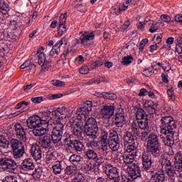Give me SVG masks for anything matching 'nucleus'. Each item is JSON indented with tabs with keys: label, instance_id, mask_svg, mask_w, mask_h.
Masks as SVG:
<instances>
[{
	"label": "nucleus",
	"instance_id": "nucleus-1",
	"mask_svg": "<svg viewBox=\"0 0 182 182\" xmlns=\"http://www.w3.org/2000/svg\"><path fill=\"white\" fill-rule=\"evenodd\" d=\"M69 109L65 107L57 108L52 112L54 127L52 132V140L53 143H59L62 140L63 132L65 130V125L61 120L66 119L69 116Z\"/></svg>",
	"mask_w": 182,
	"mask_h": 182
},
{
	"label": "nucleus",
	"instance_id": "nucleus-2",
	"mask_svg": "<svg viewBox=\"0 0 182 182\" xmlns=\"http://www.w3.org/2000/svg\"><path fill=\"white\" fill-rule=\"evenodd\" d=\"M52 122V117L48 112L43 113L41 117L33 116L27 120L28 129H33V134L36 136H43L49 130V123Z\"/></svg>",
	"mask_w": 182,
	"mask_h": 182
},
{
	"label": "nucleus",
	"instance_id": "nucleus-3",
	"mask_svg": "<svg viewBox=\"0 0 182 182\" xmlns=\"http://www.w3.org/2000/svg\"><path fill=\"white\" fill-rule=\"evenodd\" d=\"M177 124L171 117H164L161 119V134H164V143L165 146H174V133H176Z\"/></svg>",
	"mask_w": 182,
	"mask_h": 182
},
{
	"label": "nucleus",
	"instance_id": "nucleus-4",
	"mask_svg": "<svg viewBox=\"0 0 182 182\" xmlns=\"http://www.w3.org/2000/svg\"><path fill=\"white\" fill-rule=\"evenodd\" d=\"M110 149L112 151H117L120 149V138L118 134L113 135L110 141L107 139V134L101 136V150H102L103 155L107 156Z\"/></svg>",
	"mask_w": 182,
	"mask_h": 182
},
{
	"label": "nucleus",
	"instance_id": "nucleus-5",
	"mask_svg": "<svg viewBox=\"0 0 182 182\" xmlns=\"http://www.w3.org/2000/svg\"><path fill=\"white\" fill-rule=\"evenodd\" d=\"M15 127V132L17 139H19V140L16 139H12L11 140V145L12 150H18L19 149H24L25 145L23 143H26V140H28V138H26V133L25 132V129L23 128V125L21 123H17L14 126Z\"/></svg>",
	"mask_w": 182,
	"mask_h": 182
},
{
	"label": "nucleus",
	"instance_id": "nucleus-6",
	"mask_svg": "<svg viewBox=\"0 0 182 182\" xmlns=\"http://www.w3.org/2000/svg\"><path fill=\"white\" fill-rule=\"evenodd\" d=\"M85 133L87 139H96L97 137V132L99 128L97 127V122L93 117H90L85 123L84 127Z\"/></svg>",
	"mask_w": 182,
	"mask_h": 182
},
{
	"label": "nucleus",
	"instance_id": "nucleus-7",
	"mask_svg": "<svg viewBox=\"0 0 182 182\" xmlns=\"http://www.w3.org/2000/svg\"><path fill=\"white\" fill-rule=\"evenodd\" d=\"M127 171L128 173L122 176L123 182H132L133 180H136V178H140V177H141L140 167H138L137 165L132 164L128 166Z\"/></svg>",
	"mask_w": 182,
	"mask_h": 182
},
{
	"label": "nucleus",
	"instance_id": "nucleus-8",
	"mask_svg": "<svg viewBox=\"0 0 182 182\" xmlns=\"http://www.w3.org/2000/svg\"><path fill=\"white\" fill-rule=\"evenodd\" d=\"M146 149L147 151L157 157V151L160 149V142H159V136L156 134H151L149 135Z\"/></svg>",
	"mask_w": 182,
	"mask_h": 182
},
{
	"label": "nucleus",
	"instance_id": "nucleus-9",
	"mask_svg": "<svg viewBox=\"0 0 182 182\" xmlns=\"http://www.w3.org/2000/svg\"><path fill=\"white\" fill-rule=\"evenodd\" d=\"M18 168V165L14 159L11 158L0 159V170L8 173H15V169Z\"/></svg>",
	"mask_w": 182,
	"mask_h": 182
},
{
	"label": "nucleus",
	"instance_id": "nucleus-10",
	"mask_svg": "<svg viewBox=\"0 0 182 182\" xmlns=\"http://www.w3.org/2000/svg\"><path fill=\"white\" fill-rule=\"evenodd\" d=\"M71 132L77 139H83V125L82 121L72 118Z\"/></svg>",
	"mask_w": 182,
	"mask_h": 182
},
{
	"label": "nucleus",
	"instance_id": "nucleus-11",
	"mask_svg": "<svg viewBox=\"0 0 182 182\" xmlns=\"http://www.w3.org/2000/svg\"><path fill=\"white\" fill-rule=\"evenodd\" d=\"M105 174L109 178L113 180L114 182H119L120 181V175L117 168L114 167L112 165L107 164L105 166Z\"/></svg>",
	"mask_w": 182,
	"mask_h": 182
},
{
	"label": "nucleus",
	"instance_id": "nucleus-12",
	"mask_svg": "<svg viewBox=\"0 0 182 182\" xmlns=\"http://www.w3.org/2000/svg\"><path fill=\"white\" fill-rule=\"evenodd\" d=\"M38 65L41 66V72H48L52 68V63L46 59V54L43 53L38 55Z\"/></svg>",
	"mask_w": 182,
	"mask_h": 182
},
{
	"label": "nucleus",
	"instance_id": "nucleus-13",
	"mask_svg": "<svg viewBox=\"0 0 182 182\" xmlns=\"http://www.w3.org/2000/svg\"><path fill=\"white\" fill-rule=\"evenodd\" d=\"M161 164L168 177L173 178L176 176V170H174V167L171 165V162L169 160L162 159Z\"/></svg>",
	"mask_w": 182,
	"mask_h": 182
},
{
	"label": "nucleus",
	"instance_id": "nucleus-14",
	"mask_svg": "<svg viewBox=\"0 0 182 182\" xmlns=\"http://www.w3.org/2000/svg\"><path fill=\"white\" fill-rule=\"evenodd\" d=\"M65 143L69 149H72L75 151H82L83 150V144L79 140H70V139H65Z\"/></svg>",
	"mask_w": 182,
	"mask_h": 182
},
{
	"label": "nucleus",
	"instance_id": "nucleus-15",
	"mask_svg": "<svg viewBox=\"0 0 182 182\" xmlns=\"http://www.w3.org/2000/svg\"><path fill=\"white\" fill-rule=\"evenodd\" d=\"M114 105H105L101 109V116L102 119H109L114 114Z\"/></svg>",
	"mask_w": 182,
	"mask_h": 182
},
{
	"label": "nucleus",
	"instance_id": "nucleus-16",
	"mask_svg": "<svg viewBox=\"0 0 182 182\" xmlns=\"http://www.w3.org/2000/svg\"><path fill=\"white\" fill-rule=\"evenodd\" d=\"M127 115L124 114L123 109H119L115 114V126L123 127V124L126 122Z\"/></svg>",
	"mask_w": 182,
	"mask_h": 182
},
{
	"label": "nucleus",
	"instance_id": "nucleus-17",
	"mask_svg": "<svg viewBox=\"0 0 182 182\" xmlns=\"http://www.w3.org/2000/svg\"><path fill=\"white\" fill-rule=\"evenodd\" d=\"M21 170L23 171H26L29 173L30 171H33L35 170V163L33 160L31 158L25 159L21 164Z\"/></svg>",
	"mask_w": 182,
	"mask_h": 182
},
{
	"label": "nucleus",
	"instance_id": "nucleus-18",
	"mask_svg": "<svg viewBox=\"0 0 182 182\" xmlns=\"http://www.w3.org/2000/svg\"><path fill=\"white\" fill-rule=\"evenodd\" d=\"M90 112L91 111L90 109L82 105L77 110L75 116L73 117V119L78 120V122H82V120H83V119H85L86 116H87V114H89Z\"/></svg>",
	"mask_w": 182,
	"mask_h": 182
},
{
	"label": "nucleus",
	"instance_id": "nucleus-19",
	"mask_svg": "<svg viewBox=\"0 0 182 182\" xmlns=\"http://www.w3.org/2000/svg\"><path fill=\"white\" fill-rule=\"evenodd\" d=\"M151 154L147 151L142 153V166L145 170H150L151 168Z\"/></svg>",
	"mask_w": 182,
	"mask_h": 182
},
{
	"label": "nucleus",
	"instance_id": "nucleus-20",
	"mask_svg": "<svg viewBox=\"0 0 182 182\" xmlns=\"http://www.w3.org/2000/svg\"><path fill=\"white\" fill-rule=\"evenodd\" d=\"M31 153L32 157L34 159V160H36V161H38V160H41V159H42V149L38 144H35L32 145Z\"/></svg>",
	"mask_w": 182,
	"mask_h": 182
},
{
	"label": "nucleus",
	"instance_id": "nucleus-21",
	"mask_svg": "<svg viewBox=\"0 0 182 182\" xmlns=\"http://www.w3.org/2000/svg\"><path fill=\"white\" fill-rule=\"evenodd\" d=\"M43 136H42L39 140V144L41 146V147H43V149H48V147H50V144L52 143V141L50 139H52V135H48V134H43Z\"/></svg>",
	"mask_w": 182,
	"mask_h": 182
},
{
	"label": "nucleus",
	"instance_id": "nucleus-22",
	"mask_svg": "<svg viewBox=\"0 0 182 182\" xmlns=\"http://www.w3.org/2000/svg\"><path fill=\"white\" fill-rule=\"evenodd\" d=\"M136 154H125L123 156L124 163L125 164H129L128 166H132V164H135V166H139V164L134 163V159H136Z\"/></svg>",
	"mask_w": 182,
	"mask_h": 182
},
{
	"label": "nucleus",
	"instance_id": "nucleus-23",
	"mask_svg": "<svg viewBox=\"0 0 182 182\" xmlns=\"http://www.w3.org/2000/svg\"><path fill=\"white\" fill-rule=\"evenodd\" d=\"M11 11V6L5 0H0V12L3 15H8Z\"/></svg>",
	"mask_w": 182,
	"mask_h": 182
},
{
	"label": "nucleus",
	"instance_id": "nucleus-24",
	"mask_svg": "<svg viewBox=\"0 0 182 182\" xmlns=\"http://www.w3.org/2000/svg\"><path fill=\"white\" fill-rule=\"evenodd\" d=\"M150 181L151 182H166V176L164 173H156L151 176Z\"/></svg>",
	"mask_w": 182,
	"mask_h": 182
},
{
	"label": "nucleus",
	"instance_id": "nucleus-25",
	"mask_svg": "<svg viewBox=\"0 0 182 182\" xmlns=\"http://www.w3.org/2000/svg\"><path fill=\"white\" fill-rule=\"evenodd\" d=\"M124 144H134V136L130 132L124 133L123 136Z\"/></svg>",
	"mask_w": 182,
	"mask_h": 182
},
{
	"label": "nucleus",
	"instance_id": "nucleus-26",
	"mask_svg": "<svg viewBox=\"0 0 182 182\" xmlns=\"http://www.w3.org/2000/svg\"><path fill=\"white\" fill-rule=\"evenodd\" d=\"M144 23L146 26H150L151 25V28H149V32H151V33H154V32H157V31L159 30L157 23H154V21H151V20H145L144 21Z\"/></svg>",
	"mask_w": 182,
	"mask_h": 182
},
{
	"label": "nucleus",
	"instance_id": "nucleus-27",
	"mask_svg": "<svg viewBox=\"0 0 182 182\" xmlns=\"http://www.w3.org/2000/svg\"><path fill=\"white\" fill-rule=\"evenodd\" d=\"M125 147L126 154H136V144H124Z\"/></svg>",
	"mask_w": 182,
	"mask_h": 182
},
{
	"label": "nucleus",
	"instance_id": "nucleus-28",
	"mask_svg": "<svg viewBox=\"0 0 182 182\" xmlns=\"http://www.w3.org/2000/svg\"><path fill=\"white\" fill-rule=\"evenodd\" d=\"M136 119L139 121L148 119L147 114L143 110V109H139L136 112Z\"/></svg>",
	"mask_w": 182,
	"mask_h": 182
},
{
	"label": "nucleus",
	"instance_id": "nucleus-29",
	"mask_svg": "<svg viewBox=\"0 0 182 182\" xmlns=\"http://www.w3.org/2000/svg\"><path fill=\"white\" fill-rule=\"evenodd\" d=\"M77 173V167L76 166H68L65 168V174L68 176H75Z\"/></svg>",
	"mask_w": 182,
	"mask_h": 182
},
{
	"label": "nucleus",
	"instance_id": "nucleus-30",
	"mask_svg": "<svg viewBox=\"0 0 182 182\" xmlns=\"http://www.w3.org/2000/svg\"><path fill=\"white\" fill-rule=\"evenodd\" d=\"M85 156L88 160H96L97 153L93 149H88L85 152Z\"/></svg>",
	"mask_w": 182,
	"mask_h": 182
},
{
	"label": "nucleus",
	"instance_id": "nucleus-31",
	"mask_svg": "<svg viewBox=\"0 0 182 182\" xmlns=\"http://www.w3.org/2000/svg\"><path fill=\"white\" fill-rule=\"evenodd\" d=\"M138 125L141 130H149V118L138 121Z\"/></svg>",
	"mask_w": 182,
	"mask_h": 182
},
{
	"label": "nucleus",
	"instance_id": "nucleus-32",
	"mask_svg": "<svg viewBox=\"0 0 182 182\" xmlns=\"http://www.w3.org/2000/svg\"><path fill=\"white\" fill-rule=\"evenodd\" d=\"M82 160V157L77 154H73L70 156V161L73 164V166H77L80 161Z\"/></svg>",
	"mask_w": 182,
	"mask_h": 182
},
{
	"label": "nucleus",
	"instance_id": "nucleus-33",
	"mask_svg": "<svg viewBox=\"0 0 182 182\" xmlns=\"http://www.w3.org/2000/svg\"><path fill=\"white\" fill-rule=\"evenodd\" d=\"M25 153V148L13 150V156L16 159H21Z\"/></svg>",
	"mask_w": 182,
	"mask_h": 182
},
{
	"label": "nucleus",
	"instance_id": "nucleus-34",
	"mask_svg": "<svg viewBox=\"0 0 182 182\" xmlns=\"http://www.w3.org/2000/svg\"><path fill=\"white\" fill-rule=\"evenodd\" d=\"M53 170L55 174H60L62 173V162L56 161L53 166Z\"/></svg>",
	"mask_w": 182,
	"mask_h": 182
},
{
	"label": "nucleus",
	"instance_id": "nucleus-35",
	"mask_svg": "<svg viewBox=\"0 0 182 182\" xmlns=\"http://www.w3.org/2000/svg\"><path fill=\"white\" fill-rule=\"evenodd\" d=\"M0 147L2 149H9V141L6 140L4 136H0Z\"/></svg>",
	"mask_w": 182,
	"mask_h": 182
},
{
	"label": "nucleus",
	"instance_id": "nucleus-36",
	"mask_svg": "<svg viewBox=\"0 0 182 182\" xmlns=\"http://www.w3.org/2000/svg\"><path fill=\"white\" fill-rule=\"evenodd\" d=\"M85 171L87 174H95V171H96V166L92 164H87L85 166Z\"/></svg>",
	"mask_w": 182,
	"mask_h": 182
},
{
	"label": "nucleus",
	"instance_id": "nucleus-37",
	"mask_svg": "<svg viewBox=\"0 0 182 182\" xmlns=\"http://www.w3.org/2000/svg\"><path fill=\"white\" fill-rule=\"evenodd\" d=\"M60 53V48L55 44L53 46V48L49 53V56H51V58H53L55 55H58Z\"/></svg>",
	"mask_w": 182,
	"mask_h": 182
},
{
	"label": "nucleus",
	"instance_id": "nucleus-38",
	"mask_svg": "<svg viewBox=\"0 0 182 182\" xmlns=\"http://www.w3.org/2000/svg\"><path fill=\"white\" fill-rule=\"evenodd\" d=\"M56 157L53 156V154L50 153L47 155L46 159V163L47 164H53V163H56Z\"/></svg>",
	"mask_w": 182,
	"mask_h": 182
},
{
	"label": "nucleus",
	"instance_id": "nucleus-39",
	"mask_svg": "<svg viewBox=\"0 0 182 182\" xmlns=\"http://www.w3.org/2000/svg\"><path fill=\"white\" fill-rule=\"evenodd\" d=\"M131 130L135 136H140V129L137 127V124H136V122H132Z\"/></svg>",
	"mask_w": 182,
	"mask_h": 182
},
{
	"label": "nucleus",
	"instance_id": "nucleus-40",
	"mask_svg": "<svg viewBox=\"0 0 182 182\" xmlns=\"http://www.w3.org/2000/svg\"><path fill=\"white\" fill-rule=\"evenodd\" d=\"M33 171L31 173V176L33 177H34V178H41V177L42 176V168H38L36 169L34 168V170H33Z\"/></svg>",
	"mask_w": 182,
	"mask_h": 182
},
{
	"label": "nucleus",
	"instance_id": "nucleus-41",
	"mask_svg": "<svg viewBox=\"0 0 182 182\" xmlns=\"http://www.w3.org/2000/svg\"><path fill=\"white\" fill-rule=\"evenodd\" d=\"M101 97H105V99H108L109 100H115L117 98L115 94H110L107 92H102L101 94Z\"/></svg>",
	"mask_w": 182,
	"mask_h": 182
},
{
	"label": "nucleus",
	"instance_id": "nucleus-42",
	"mask_svg": "<svg viewBox=\"0 0 182 182\" xmlns=\"http://www.w3.org/2000/svg\"><path fill=\"white\" fill-rule=\"evenodd\" d=\"M58 31L59 36H62V35H64V33H66L68 29L66 28V26L65 24H59Z\"/></svg>",
	"mask_w": 182,
	"mask_h": 182
},
{
	"label": "nucleus",
	"instance_id": "nucleus-43",
	"mask_svg": "<svg viewBox=\"0 0 182 182\" xmlns=\"http://www.w3.org/2000/svg\"><path fill=\"white\" fill-rule=\"evenodd\" d=\"M132 62H133V58L130 55H128L122 58V64L124 65L125 66H127L128 65H130Z\"/></svg>",
	"mask_w": 182,
	"mask_h": 182
},
{
	"label": "nucleus",
	"instance_id": "nucleus-44",
	"mask_svg": "<svg viewBox=\"0 0 182 182\" xmlns=\"http://www.w3.org/2000/svg\"><path fill=\"white\" fill-rule=\"evenodd\" d=\"M51 85H53V86H56V87H62L63 86H65V85H66V83H65V82L60 81L59 80H53L51 81Z\"/></svg>",
	"mask_w": 182,
	"mask_h": 182
},
{
	"label": "nucleus",
	"instance_id": "nucleus-45",
	"mask_svg": "<svg viewBox=\"0 0 182 182\" xmlns=\"http://www.w3.org/2000/svg\"><path fill=\"white\" fill-rule=\"evenodd\" d=\"M167 93L169 100L174 102V100H176V95H174V90H173V88H170L167 90Z\"/></svg>",
	"mask_w": 182,
	"mask_h": 182
},
{
	"label": "nucleus",
	"instance_id": "nucleus-46",
	"mask_svg": "<svg viewBox=\"0 0 182 182\" xmlns=\"http://www.w3.org/2000/svg\"><path fill=\"white\" fill-rule=\"evenodd\" d=\"M103 61L102 60H97L91 64V69H96L97 68H100L103 65Z\"/></svg>",
	"mask_w": 182,
	"mask_h": 182
},
{
	"label": "nucleus",
	"instance_id": "nucleus-47",
	"mask_svg": "<svg viewBox=\"0 0 182 182\" xmlns=\"http://www.w3.org/2000/svg\"><path fill=\"white\" fill-rule=\"evenodd\" d=\"M176 163H182V151H179L176 153L175 156Z\"/></svg>",
	"mask_w": 182,
	"mask_h": 182
},
{
	"label": "nucleus",
	"instance_id": "nucleus-48",
	"mask_svg": "<svg viewBox=\"0 0 182 182\" xmlns=\"http://www.w3.org/2000/svg\"><path fill=\"white\" fill-rule=\"evenodd\" d=\"M82 36H84L88 42H90V41H93L95 39V33H90L89 34L85 33L82 34Z\"/></svg>",
	"mask_w": 182,
	"mask_h": 182
},
{
	"label": "nucleus",
	"instance_id": "nucleus-49",
	"mask_svg": "<svg viewBox=\"0 0 182 182\" xmlns=\"http://www.w3.org/2000/svg\"><path fill=\"white\" fill-rule=\"evenodd\" d=\"M87 146L88 147H91V149H96L97 147H99V142L92 140L87 144Z\"/></svg>",
	"mask_w": 182,
	"mask_h": 182
},
{
	"label": "nucleus",
	"instance_id": "nucleus-50",
	"mask_svg": "<svg viewBox=\"0 0 182 182\" xmlns=\"http://www.w3.org/2000/svg\"><path fill=\"white\" fill-rule=\"evenodd\" d=\"M163 36L161 33H157L154 36V43H160L161 42V38Z\"/></svg>",
	"mask_w": 182,
	"mask_h": 182
},
{
	"label": "nucleus",
	"instance_id": "nucleus-51",
	"mask_svg": "<svg viewBox=\"0 0 182 182\" xmlns=\"http://www.w3.org/2000/svg\"><path fill=\"white\" fill-rule=\"evenodd\" d=\"M57 46H58L60 48V46H62V45H68V38H66V37H63V38H61V40L55 44Z\"/></svg>",
	"mask_w": 182,
	"mask_h": 182
},
{
	"label": "nucleus",
	"instance_id": "nucleus-52",
	"mask_svg": "<svg viewBox=\"0 0 182 182\" xmlns=\"http://www.w3.org/2000/svg\"><path fill=\"white\" fill-rule=\"evenodd\" d=\"M26 109H22L21 110H18L10 115H9V119H12L13 117H16V116H19V114H21V113H23V112H26Z\"/></svg>",
	"mask_w": 182,
	"mask_h": 182
},
{
	"label": "nucleus",
	"instance_id": "nucleus-53",
	"mask_svg": "<svg viewBox=\"0 0 182 182\" xmlns=\"http://www.w3.org/2000/svg\"><path fill=\"white\" fill-rule=\"evenodd\" d=\"M3 182H18L16 178H14L12 176H6L3 180Z\"/></svg>",
	"mask_w": 182,
	"mask_h": 182
},
{
	"label": "nucleus",
	"instance_id": "nucleus-54",
	"mask_svg": "<svg viewBox=\"0 0 182 182\" xmlns=\"http://www.w3.org/2000/svg\"><path fill=\"white\" fill-rule=\"evenodd\" d=\"M84 107L90 109L92 112V107H93V102L92 101H86L82 105Z\"/></svg>",
	"mask_w": 182,
	"mask_h": 182
},
{
	"label": "nucleus",
	"instance_id": "nucleus-55",
	"mask_svg": "<svg viewBox=\"0 0 182 182\" xmlns=\"http://www.w3.org/2000/svg\"><path fill=\"white\" fill-rule=\"evenodd\" d=\"M66 23V14H61L59 18V25H65Z\"/></svg>",
	"mask_w": 182,
	"mask_h": 182
},
{
	"label": "nucleus",
	"instance_id": "nucleus-56",
	"mask_svg": "<svg viewBox=\"0 0 182 182\" xmlns=\"http://www.w3.org/2000/svg\"><path fill=\"white\" fill-rule=\"evenodd\" d=\"M175 170L178 173H182V163L175 162Z\"/></svg>",
	"mask_w": 182,
	"mask_h": 182
},
{
	"label": "nucleus",
	"instance_id": "nucleus-57",
	"mask_svg": "<svg viewBox=\"0 0 182 182\" xmlns=\"http://www.w3.org/2000/svg\"><path fill=\"white\" fill-rule=\"evenodd\" d=\"M89 68L83 66L80 68V73H81V75H87V73H89Z\"/></svg>",
	"mask_w": 182,
	"mask_h": 182
},
{
	"label": "nucleus",
	"instance_id": "nucleus-58",
	"mask_svg": "<svg viewBox=\"0 0 182 182\" xmlns=\"http://www.w3.org/2000/svg\"><path fill=\"white\" fill-rule=\"evenodd\" d=\"M153 73H154V72H153V70H151L150 69H145L143 71V75L144 76H146V77H149V76H151V75H153Z\"/></svg>",
	"mask_w": 182,
	"mask_h": 182
},
{
	"label": "nucleus",
	"instance_id": "nucleus-59",
	"mask_svg": "<svg viewBox=\"0 0 182 182\" xmlns=\"http://www.w3.org/2000/svg\"><path fill=\"white\" fill-rule=\"evenodd\" d=\"M161 21H163V22H166L167 23H168V22H170V21H171V18L166 14L161 15Z\"/></svg>",
	"mask_w": 182,
	"mask_h": 182
},
{
	"label": "nucleus",
	"instance_id": "nucleus-60",
	"mask_svg": "<svg viewBox=\"0 0 182 182\" xmlns=\"http://www.w3.org/2000/svg\"><path fill=\"white\" fill-rule=\"evenodd\" d=\"M129 26H130V21L127 20L125 21L124 24H123L120 27V29L121 31H127V29L129 28Z\"/></svg>",
	"mask_w": 182,
	"mask_h": 182
},
{
	"label": "nucleus",
	"instance_id": "nucleus-61",
	"mask_svg": "<svg viewBox=\"0 0 182 182\" xmlns=\"http://www.w3.org/2000/svg\"><path fill=\"white\" fill-rule=\"evenodd\" d=\"M151 106H154V102H153V101L151 100H145L144 102V107H145V109L150 107Z\"/></svg>",
	"mask_w": 182,
	"mask_h": 182
},
{
	"label": "nucleus",
	"instance_id": "nucleus-62",
	"mask_svg": "<svg viewBox=\"0 0 182 182\" xmlns=\"http://www.w3.org/2000/svg\"><path fill=\"white\" fill-rule=\"evenodd\" d=\"M80 39L81 45H84L85 46H87V45H89V41H87V38H85L84 36H81Z\"/></svg>",
	"mask_w": 182,
	"mask_h": 182
},
{
	"label": "nucleus",
	"instance_id": "nucleus-63",
	"mask_svg": "<svg viewBox=\"0 0 182 182\" xmlns=\"http://www.w3.org/2000/svg\"><path fill=\"white\" fill-rule=\"evenodd\" d=\"M146 110L149 113V114H154V113H156V108L154 107V105L148 107V108H146Z\"/></svg>",
	"mask_w": 182,
	"mask_h": 182
},
{
	"label": "nucleus",
	"instance_id": "nucleus-64",
	"mask_svg": "<svg viewBox=\"0 0 182 182\" xmlns=\"http://www.w3.org/2000/svg\"><path fill=\"white\" fill-rule=\"evenodd\" d=\"M43 100V97H36L31 98L33 103H41Z\"/></svg>",
	"mask_w": 182,
	"mask_h": 182
}]
</instances>
